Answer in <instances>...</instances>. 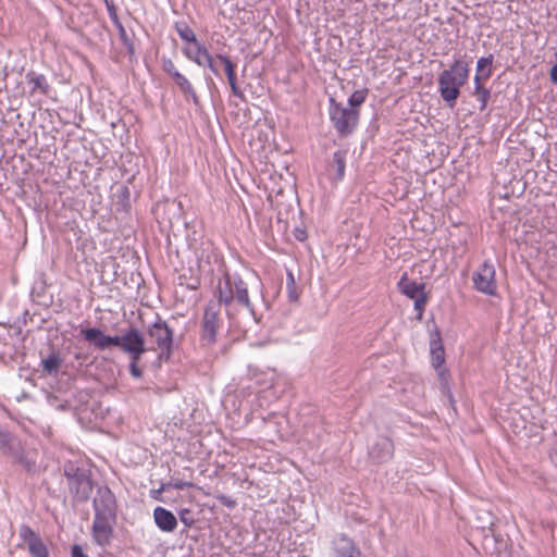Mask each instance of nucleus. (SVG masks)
Masks as SVG:
<instances>
[{
    "label": "nucleus",
    "mask_w": 557,
    "mask_h": 557,
    "mask_svg": "<svg viewBox=\"0 0 557 557\" xmlns=\"http://www.w3.org/2000/svg\"><path fill=\"white\" fill-rule=\"evenodd\" d=\"M92 507L95 511L91 525L92 541L96 545L106 547L111 544L114 535L117 510L115 496L108 486L98 487Z\"/></svg>",
    "instance_id": "obj_1"
},
{
    "label": "nucleus",
    "mask_w": 557,
    "mask_h": 557,
    "mask_svg": "<svg viewBox=\"0 0 557 557\" xmlns=\"http://www.w3.org/2000/svg\"><path fill=\"white\" fill-rule=\"evenodd\" d=\"M213 295L214 298L212 300L219 302V306L224 307L228 319L233 318L235 307L240 306L248 309L253 319L259 321L249 298L248 284L239 275L224 273L219 280Z\"/></svg>",
    "instance_id": "obj_2"
},
{
    "label": "nucleus",
    "mask_w": 557,
    "mask_h": 557,
    "mask_svg": "<svg viewBox=\"0 0 557 557\" xmlns=\"http://www.w3.org/2000/svg\"><path fill=\"white\" fill-rule=\"evenodd\" d=\"M469 72V63L459 59L438 75V92L449 108L455 107L460 88L468 82Z\"/></svg>",
    "instance_id": "obj_3"
},
{
    "label": "nucleus",
    "mask_w": 557,
    "mask_h": 557,
    "mask_svg": "<svg viewBox=\"0 0 557 557\" xmlns=\"http://www.w3.org/2000/svg\"><path fill=\"white\" fill-rule=\"evenodd\" d=\"M150 350L158 351L159 361H168L173 354L174 330L157 314L156 320L145 329Z\"/></svg>",
    "instance_id": "obj_4"
},
{
    "label": "nucleus",
    "mask_w": 557,
    "mask_h": 557,
    "mask_svg": "<svg viewBox=\"0 0 557 557\" xmlns=\"http://www.w3.org/2000/svg\"><path fill=\"white\" fill-rule=\"evenodd\" d=\"M64 476L67 480V485L71 493L77 502H86L92 491V481L90 479V471L76 466L72 461L64 465Z\"/></svg>",
    "instance_id": "obj_5"
},
{
    "label": "nucleus",
    "mask_w": 557,
    "mask_h": 557,
    "mask_svg": "<svg viewBox=\"0 0 557 557\" xmlns=\"http://www.w3.org/2000/svg\"><path fill=\"white\" fill-rule=\"evenodd\" d=\"M221 309L222 307L219 306V302L210 300L203 310L199 341L205 347H210L218 342V336L223 325Z\"/></svg>",
    "instance_id": "obj_6"
},
{
    "label": "nucleus",
    "mask_w": 557,
    "mask_h": 557,
    "mask_svg": "<svg viewBox=\"0 0 557 557\" xmlns=\"http://www.w3.org/2000/svg\"><path fill=\"white\" fill-rule=\"evenodd\" d=\"M329 113L334 128L342 136L351 134L358 124L359 110L346 108L334 98H330Z\"/></svg>",
    "instance_id": "obj_7"
},
{
    "label": "nucleus",
    "mask_w": 557,
    "mask_h": 557,
    "mask_svg": "<svg viewBox=\"0 0 557 557\" xmlns=\"http://www.w3.org/2000/svg\"><path fill=\"white\" fill-rule=\"evenodd\" d=\"M0 450L11 459L13 463L21 465L26 471H32L35 462L30 461L24 454V447L20 438L8 431L0 429Z\"/></svg>",
    "instance_id": "obj_8"
},
{
    "label": "nucleus",
    "mask_w": 557,
    "mask_h": 557,
    "mask_svg": "<svg viewBox=\"0 0 557 557\" xmlns=\"http://www.w3.org/2000/svg\"><path fill=\"white\" fill-rule=\"evenodd\" d=\"M397 285L401 294L414 301V310L418 312L417 318L421 320L428 302V295L424 292L425 284L409 280L405 273Z\"/></svg>",
    "instance_id": "obj_9"
},
{
    "label": "nucleus",
    "mask_w": 557,
    "mask_h": 557,
    "mask_svg": "<svg viewBox=\"0 0 557 557\" xmlns=\"http://www.w3.org/2000/svg\"><path fill=\"white\" fill-rule=\"evenodd\" d=\"M123 352L128 357L141 358L150 350L146 345L145 333L135 326H129L123 331Z\"/></svg>",
    "instance_id": "obj_10"
},
{
    "label": "nucleus",
    "mask_w": 557,
    "mask_h": 557,
    "mask_svg": "<svg viewBox=\"0 0 557 557\" xmlns=\"http://www.w3.org/2000/svg\"><path fill=\"white\" fill-rule=\"evenodd\" d=\"M472 282L476 290L494 296L497 289L494 265L488 261H484L480 269L473 273Z\"/></svg>",
    "instance_id": "obj_11"
},
{
    "label": "nucleus",
    "mask_w": 557,
    "mask_h": 557,
    "mask_svg": "<svg viewBox=\"0 0 557 557\" xmlns=\"http://www.w3.org/2000/svg\"><path fill=\"white\" fill-rule=\"evenodd\" d=\"M20 537L27 545L32 557H50L47 545L29 525L22 524L18 529Z\"/></svg>",
    "instance_id": "obj_12"
},
{
    "label": "nucleus",
    "mask_w": 557,
    "mask_h": 557,
    "mask_svg": "<svg viewBox=\"0 0 557 557\" xmlns=\"http://www.w3.org/2000/svg\"><path fill=\"white\" fill-rule=\"evenodd\" d=\"M394 455V444L386 436L379 437L369 449L370 458L376 463L388 461Z\"/></svg>",
    "instance_id": "obj_13"
},
{
    "label": "nucleus",
    "mask_w": 557,
    "mask_h": 557,
    "mask_svg": "<svg viewBox=\"0 0 557 557\" xmlns=\"http://www.w3.org/2000/svg\"><path fill=\"white\" fill-rule=\"evenodd\" d=\"M153 520L162 532L171 533L177 528L176 517L164 507L158 506L153 509Z\"/></svg>",
    "instance_id": "obj_14"
},
{
    "label": "nucleus",
    "mask_w": 557,
    "mask_h": 557,
    "mask_svg": "<svg viewBox=\"0 0 557 557\" xmlns=\"http://www.w3.org/2000/svg\"><path fill=\"white\" fill-rule=\"evenodd\" d=\"M430 349L432 364L437 370V373L441 376V379H444V375L446 373V370L443 369V364L445 362V350L438 332L436 333L435 338L431 339Z\"/></svg>",
    "instance_id": "obj_15"
},
{
    "label": "nucleus",
    "mask_w": 557,
    "mask_h": 557,
    "mask_svg": "<svg viewBox=\"0 0 557 557\" xmlns=\"http://www.w3.org/2000/svg\"><path fill=\"white\" fill-rule=\"evenodd\" d=\"M216 59L221 61L224 65V71L227 76V81L230 84V87L232 89V94L239 98L240 100L245 101V96L243 91L239 89L236 83V74H235V67L236 65L231 61V59L224 54H216Z\"/></svg>",
    "instance_id": "obj_16"
},
{
    "label": "nucleus",
    "mask_w": 557,
    "mask_h": 557,
    "mask_svg": "<svg viewBox=\"0 0 557 557\" xmlns=\"http://www.w3.org/2000/svg\"><path fill=\"white\" fill-rule=\"evenodd\" d=\"M82 335L85 341L94 344L99 350H106L109 348V335H106L100 329L89 327L82 330Z\"/></svg>",
    "instance_id": "obj_17"
},
{
    "label": "nucleus",
    "mask_w": 557,
    "mask_h": 557,
    "mask_svg": "<svg viewBox=\"0 0 557 557\" xmlns=\"http://www.w3.org/2000/svg\"><path fill=\"white\" fill-rule=\"evenodd\" d=\"M26 81L29 85H32V95L39 91L40 94L48 96L51 91V86L49 85L44 74H38L34 71H30L26 74Z\"/></svg>",
    "instance_id": "obj_18"
},
{
    "label": "nucleus",
    "mask_w": 557,
    "mask_h": 557,
    "mask_svg": "<svg viewBox=\"0 0 557 557\" xmlns=\"http://www.w3.org/2000/svg\"><path fill=\"white\" fill-rule=\"evenodd\" d=\"M334 557H361V553L352 541L343 536L336 543Z\"/></svg>",
    "instance_id": "obj_19"
},
{
    "label": "nucleus",
    "mask_w": 557,
    "mask_h": 557,
    "mask_svg": "<svg viewBox=\"0 0 557 557\" xmlns=\"http://www.w3.org/2000/svg\"><path fill=\"white\" fill-rule=\"evenodd\" d=\"M348 150L347 149H338L333 153L332 162L330 163L331 169H335L336 181H342L345 175L346 169V159H347Z\"/></svg>",
    "instance_id": "obj_20"
},
{
    "label": "nucleus",
    "mask_w": 557,
    "mask_h": 557,
    "mask_svg": "<svg viewBox=\"0 0 557 557\" xmlns=\"http://www.w3.org/2000/svg\"><path fill=\"white\" fill-rule=\"evenodd\" d=\"M172 79L186 98L189 97L195 104H199V97L197 96L191 83L187 79L186 76L178 72Z\"/></svg>",
    "instance_id": "obj_21"
},
{
    "label": "nucleus",
    "mask_w": 557,
    "mask_h": 557,
    "mask_svg": "<svg viewBox=\"0 0 557 557\" xmlns=\"http://www.w3.org/2000/svg\"><path fill=\"white\" fill-rule=\"evenodd\" d=\"M61 364L62 358L60 357V354L54 349L51 350L47 358L41 359L42 369L48 374H55L59 371Z\"/></svg>",
    "instance_id": "obj_22"
},
{
    "label": "nucleus",
    "mask_w": 557,
    "mask_h": 557,
    "mask_svg": "<svg viewBox=\"0 0 557 557\" xmlns=\"http://www.w3.org/2000/svg\"><path fill=\"white\" fill-rule=\"evenodd\" d=\"M473 95L480 101V110L484 111L487 107V102L491 97V91H490V89L485 88L481 84V75L474 76V92H473Z\"/></svg>",
    "instance_id": "obj_23"
},
{
    "label": "nucleus",
    "mask_w": 557,
    "mask_h": 557,
    "mask_svg": "<svg viewBox=\"0 0 557 557\" xmlns=\"http://www.w3.org/2000/svg\"><path fill=\"white\" fill-rule=\"evenodd\" d=\"M494 57L488 54L487 57L480 58L476 62V74L481 75V79H488L492 75V64Z\"/></svg>",
    "instance_id": "obj_24"
},
{
    "label": "nucleus",
    "mask_w": 557,
    "mask_h": 557,
    "mask_svg": "<svg viewBox=\"0 0 557 557\" xmlns=\"http://www.w3.org/2000/svg\"><path fill=\"white\" fill-rule=\"evenodd\" d=\"M175 29L178 34V36L187 41L193 42L194 45L198 44L197 37L194 33V30L184 22H177L175 23Z\"/></svg>",
    "instance_id": "obj_25"
},
{
    "label": "nucleus",
    "mask_w": 557,
    "mask_h": 557,
    "mask_svg": "<svg viewBox=\"0 0 557 557\" xmlns=\"http://www.w3.org/2000/svg\"><path fill=\"white\" fill-rule=\"evenodd\" d=\"M196 49L193 51L190 48H184V54L196 64L205 66V57L201 54V49H207L201 42L195 45Z\"/></svg>",
    "instance_id": "obj_26"
},
{
    "label": "nucleus",
    "mask_w": 557,
    "mask_h": 557,
    "mask_svg": "<svg viewBox=\"0 0 557 557\" xmlns=\"http://www.w3.org/2000/svg\"><path fill=\"white\" fill-rule=\"evenodd\" d=\"M115 27H116V29L119 32V37H120L123 46L126 49V52L131 57H133L135 54V47H134V44H133L131 37L126 33V29L124 28L123 24H120V26H115Z\"/></svg>",
    "instance_id": "obj_27"
},
{
    "label": "nucleus",
    "mask_w": 557,
    "mask_h": 557,
    "mask_svg": "<svg viewBox=\"0 0 557 557\" xmlns=\"http://www.w3.org/2000/svg\"><path fill=\"white\" fill-rule=\"evenodd\" d=\"M368 96V89L356 90L348 99L349 109H357Z\"/></svg>",
    "instance_id": "obj_28"
},
{
    "label": "nucleus",
    "mask_w": 557,
    "mask_h": 557,
    "mask_svg": "<svg viewBox=\"0 0 557 557\" xmlns=\"http://www.w3.org/2000/svg\"><path fill=\"white\" fill-rule=\"evenodd\" d=\"M140 359L141 358L129 357L128 369H129L131 375L134 379H141L143 377V370L138 366Z\"/></svg>",
    "instance_id": "obj_29"
},
{
    "label": "nucleus",
    "mask_w": 557,
    "mask_h": 557,
    "mask_svg": "<svg viewBox=\"0 0 557 557\" xmlns=\"http://www.w3.org/2000/svg\"><path fill=\"white\" fill-rule=\"evenodd\" d=\"M162 70L171 78H173L178 73V70L176 69L174 62L171 59H169V58H162Z\"/></svg>",
    "instance_id": "obj_30"
},
{
    "label": "nucleus",
    "mask_w": 557,
    "mask_h": 557,
    "mask_svg": "<svg viewBox=\"0 0 557 557\" xmlns=\"http://www.w3.org/2000/svg\"><path fill=\"white\" fill-rule=\"evenodd\" d=\"M201 54L205 57V66H208L214 75H219V71L214 65L212 55L208 49H201Z\"/></svg>",
    "instance_id": "obj_31"
},
{
    "label": "nucleus",
    "mask_w": 557,
    "mask_h": 557,
    "mask_svg": "<svg viewBox=\"0 0 557 557\" xmlns=\"http://www.w3.org/2000/svg\"><path fill=\"white\" fill-rule=\"evenodd\" d=\"M180 520L187 528H190L195 523L191 511L189 509H182L180 511Z\"/></svg>",
    "instance_id": "obj_32"
},
{
    "label": "nucleus",
    "mask_w": 557,
    "mask_h": 557,
    "mask_svg": "<svg viewBox=\"0 0 557 557\" xmlns=\"http://www.w3.org/2000/svg\"><path fill=\"white\" fill-rule=\"evenodd\" d=\"M107 9H108V12H109V16L111 18V21L113 22L114 26H120L121 21L117 16V13H116V8L114 7L113 3L109 4L107 3Z\"/></svg>",
    "instance_id": "obj_33"
},
{
    "label": "nucleus",
    "mask_w": 557,
    "mask_h": 557,
    "mask_svg": "<svg viewBox=\"0 0 557 557\" xmlns=\"http://www.w3.org/2000/svg\"><path fill=\"white\" fill-rule=\"evenodd\" d=\"M123 334L121 336L116 335V336H109V348L114 346V347H119L121 350H123Z\"/></svg>",
    "instance_id": "obj_34"
},
{
    "label": "nucleus",
    "mask_w": 557,
    "mask_h": 557,
    "mask_svg": "<svg viewBox=\"0 0 557 557\" xmlns=\"http://www.w3.org/2000/svg\"><path fill=\"white\" fill-rule=\"evenodd\" d=\"M549 458L552 462L557 467V435L555 440L552 443V446L549 448Z\"/></svg>",
    "instance_id": "obj_35"
},
{
    "label": "nucleus",
    "mask_w": 557,
    "mask_h": 557,
    "mask_svg": "<svg viewBox=\"0 0 557 557\" xmlns=\"http://www.w3.org/2000/svg\"><path fill=\"white\" fill-rule=\"evenodd\" d=\"M71 557H89L83 550V547L78 544H74L71 548Z\"/></svg>",
    "instance_id": "obj_36"
},
{
    "label": "nucleus",
    "mask_w": 557,
    "mask_h": 557,
    "mask_svg": "<svg viewBox=\"0 0 557 557\" xmlns=\"http://www.w3.org/2000/svg\"><path fill=\"white\" fill-rule=\"evenodd\" d=\"M287 294L290 301L296 302L299 299V292L297 290L296 285L295 286H287Z\"/></svg>",
    "instance_id": "obj_37"
},
{
    "label": "nucleus",
    "mask_w": 557,
    "mask_h": 557,
    "mask_svg": "<svg viewBox=\"0 0 557 557\" xmlns=\"http://www.w3.org/2000/svg\"><path fill=\"white\" fill-rule=\"evenodd\" d=\"M218 499L222 505H224L228 508H234L236 506V502L225 495L218 496Z\"/></svg>",
    "instance_id": "obj_38"
},
{
    "label": "nucleus",
    "mask_w": 557,
    "mask_h": 557,
    "mask_svg": "<svg viewBox=\"0 0 557 557\" xmlns=\"http://www.w3.org/2000/svg\"><path fill=\"white\" fill-rule=\"evenodd\" d=\"M550 81L557 85V63L549 71Z\"/></svg>",
    "instance_id": "obj_39"
},
{
    "label": "nucleus",
    "mask_w": 557,
    "mask_h": 557,
    "mask_svg": "<svg viewBox=\"0 0 557 557\" xmlns=\"http://www.w3.org/2000/svg\"><path fill=\"white\" fill-rule=\"evenodd\" d=\"M190 485H191V484H190V483H188V482L178 481V482H176V483L174 484V487H175L176 490H184L185 487H188V486H190Z\"/></svg>",
    "instance_id": "obj_40"
},
{
    "label": "nucleus",
    "mask_w": 557,
    "mask_h": 557,
    "mask_svg": "<svg viewBox=\"0 0 557 557\" xmlns=\"http://www.w3.org/2000/svg\"><path fill=\"white\" fill-rule=\"evenodd\" d=\"M296 283H295V278H294V275L292 272H288L287 273V286H295Z\"/></svg>",
    "instance_id": "obj_41"
},
{
    "label": "nucleus",
    "mask_w": 557,
    "mask_h": 557,
    "mask_svg": "<svg viewBox=\"0 0 557 557\" xmlns=\"http://www.w3.org/2000/svg\"><path fill=\"white\" fill-rule=\"evenodd\" d=\"M491 525H493V517L488 516V520L485 523L481 524L480 528L481 529H485V528H488Z\"/></svg>",
    "instance_id": "obj_42"
},
{
    "label": "nucleus",
    "mask_w": 557,
    "mask_h": 557,
    "mask_svg": "<svg viewBox=\"0 0 557 557\" xmlns=\"http://www.w3.org/2000/svg\"><path fill=\"white\" fill-rule=\"evenodd\" d=\"M296 238L298 240H304L305 239V232L304 231H299V233L296 234Z\"/></svg>",
    "instance_id": "obj_43"
}]
</instances>
